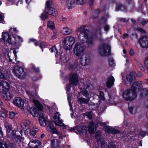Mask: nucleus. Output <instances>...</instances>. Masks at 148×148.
Returning a JSON list of instances; mask_svg holds the SVG:
<instances>
[{
  "mask_svg": "<svg viewBox=\"0 0 148 148\" xmlns=\"http://www.w3.org/2000/svg\"><path fill=\"white\" fill-rule=\"evenodd\" d=\"M65 79L66 80V79H68L70 83V84L66 85V90L67 94L68 101L70 107V110L72 111L73 108L70 103V99L71 95V94L70 93L71 88L70 85L74 86L77 85L79 82V77L77 73H72L68 75L65 78Z\"/></svg>",
  "mask_w": 148,
  "mask_h": 148,
  "instance_id": "1",
  "label": "nucleus"
},
{
  "mask_svg": "<svg viewBox=\"0 0 148 148\" xmlns=\"http://www.w3.org/2000/svg\"><path fill=\"white\" fill-rule=\"evenodd\" d=\"M84 28V25L78 27V31L81 32L79 36V38L82 43L86 42L88 46L89 47H91L94 44L95 37H89L90 32L88 30L85 29Z\"/></svg>",
  "mask_w": 148,
  "mask_h": 148,
  "instance_id": "2",
  "label": "nucleus"
},
{
  "mask_svg": "<svg viewBox=\"0 0 148 148\" xmlns=\"http://www.w3.org/2000/svg\"><path fill=\"white\" fill-rule=\"evenodd\" d=\"M4 125L6 129L7 136L8 138L16 142H22L24 138L19 135V134H20L22 136V131H19L12 130L11 125L6 121H5Z\"/></svg>",
  "mask_w": 148,
  "mask_h": 148,
  "instance_id": "3",
  "label": "nucleus"
},
{
  "mask_svg": "<svg viewBox=\"0 0 148 148\" xmlns=\"http://www.w3.org/2000/svg\"><path fill=\"white\" fill-rule=\"evenodd\" d=\"M140 84L137 82L133 83L131 90L127 89L124 91L123 94L124 99L127 101H132L134 100L136 97V89L140 87Z\"/></svg>",
  "mask_w": 148,
  "mask_h": 148,
  "instance_id": "4",
  "label": "nucleus"
},
{
  "mask_svg": "<svg viewBox=\"0 0 148 148\" xmlns=\"http://www.w3.org/2000/svg\"><path fill=\"white\" fill-rule=\"evenodd\" d=\"M95 137L98 143L99 146L101 148H118V147L113 143H110L108 145L101 137L100 131H97L95 134Z\"/></svg>",
  "mask_w": 148,
  "mask_h": 148,
  "instance_id": "5",
  "label": "nucleus"
},
{
  "mask_svg": "<svg viewBox=\"0 0 148 148\" xmlns=\"http://www.w3.org/2000/svg\"><path fill=\"white\" fill-rule=\"evenodd\" d=\"M33 102L35 105L31 108L30 112L33 116L36 117L39 115L40 111L42 110V108L38 100H34Z\"/></svg>",
  "mask_w": 148,
  "mask_h": 148,
  "instance_id": "6",
  "label": "nucleus"
},
{
  "mask_svg": "<svg viewBox=\"0 0 148 148\" xmlns=\"http://www.w3.org/2000/svg\"><path fill=\"white\" fill-rule=\"evenodd\" d=\"M13 72L18 78L23 79L25 77L26 73L22 68L16 66L13 69Z\"/></svg>",
  "mask_w": 148,
  "mask_h": 148,
  "instance_id": "7",
  "label": "nucleus"
},
{
  "mask_svg": "<svg viewBox=\"0 0 148 148\" xmlns=\"http://www.w3.org/2000/svg\"><path fill=\"white\" fill-rule=\"evenodd\" d=\"M85 49V47L83 45L77 42L73 48L74 53L76 56H80L84 52Z\"/></svg>",
  "mask_w": 148,
  "mask_h": 148,
  "instance_id": "8",
  "label": "nucleus"
},
{
  "mask_svg": "<svg viewBox=\"0 0 148 148\" xmlns=\"http://www.w3.org/2000/svg\"><path fill=\"white\" fill-rule=\"evenodd\" d=\"M0 42L4 44H7L8 43H12V36L8 32L2 33V38L0 39Z\"/></svg>",
  "mask_w": 148,
  "mask_h": 148,
  "instance_id": "9",
  "label": "nucleus"
},
{
  "mask_svg": "<svg viewBox=\"0 0 148 148\" xmlns=\"http://www.w3.org/2000/svg\"><path fill=\"white\" fill-rule=\"evenodd\" d=\"M110 48V47L108 45L102 44L99 48V53L102 56L106 55L109 53Z\"/></svg>",
  "mask_w": 148,
  "mask_h": 148,
  "instance_id": "10",
  "label": "nucleus"
},
{
  "mask_svg": "<svg viewBox=\"0 0 148 148\" xmlns=\"http://www.w3.org/2000/svg\"><path fill=\"white\" fill-rule=\"evenodd\" d=\"M16 51L13 50H10L9 51L8 54V57L10 62L16 64L18 63V61L16 60Z\"/></svg>",
  "mask_w": 148,
  "mask_h": 148,
  "instance_id": "11",
  "label": "nucleus"
},
{
  "mask_svg": "<svg viewBox=\"0 0 148 148\" xmlns=\"http://www.w3.org/2000/svg\"><path fill=\"white\" fill-rule=\"evenodd\" d=\"M49 131L51 134H57L60 139H62L63 135L62 132L58 131L56 128L55 127L53 124L50 123L48 125Z\"/></svg>",
  "mask_w": 148,
  "mask_h": 148,
  "instance_id": "12",
  "label": "nucleus"
},
{
  "mask_svg": "<svg viewBox=\"0 0 148 148\" xmlns=\"http://www.w3.org/2000/svg\"><path fill=\"white\" fill-rule=\"evenodd\" d=\"M60 114L58 112H56L54 114L53 119L54 120L55 124L56 125L61 126L62 129H64L66 126L62 123V121L60 119Z\"/></svg>",
  "mask_w": 148,
  "mask_h": 148,
  "instance_id": "13",
  "label": "nucleus"
},
{
  "mask_svg": "<svg viewBox=\"0 0 148 148\" xmlns=\"http://www.w3.org/2000/svg\"><path fill=\"white\" fill-rule=\"evenodd\" d=\"M10 86L8 83L5 81L0 82V92L1 93L8 90Z\"/></svg>",
  "mask_w": 148,
  "mask_h": 148,
  "instance_id": "14",
  "label": "nucleus"
},
{
  "mask_svg": "<svg viewBox=\"0 0 148 148\" xmlns=\"http://www.w3.org/2000/svg\"><path fill=\"white\" fill-rule=\"evenodd\" d=\"M1 95L3 99L6 101H9L13 98L12 93L8 90L1 93Z\"/></svg>",
  "mask_w": 148,
  "mask_h": 148,
  "instance_id": "15",
  "label": "nucleus"
},
{
  "mask_svg": "<svg viewBox=\"0 0 148 148\" xmlns=\"http://www.w3.org/2000/svg\"><path fill=\"white\" fill-rule=\"evenodd\" d=\"M41 144L40 141L36 139L31 140L28 144L29 148H38Z\"/></svg>",
  "mask_w": 148,
  "mask_h": 148,
  "instance_id": "16",
  "label": "nucleus"
},
{
  "mask_svg": "<svg viewBox=\"0 0 148 148\" xmlns=\"http://www.w3.org/2000/svg\"><path fill=\"white\" fill-rule=\"evenodd\" d=\"M140 46L143 48L148 47V37L144 36L140 38L139 40Z\"/></svg>",
  "mask_w": 148,
  "mask_h": 148,
  "instance_id": "17",
  "label": "nucleus"
},
{
  "mask_svg": "<svg viewBox=\"0 0 148 148\" xmlns=\"http://www.w3.org/2000/svg\"><path fill=\"white\" fill-rule=\"evenodd\" d=\"M13 103L14 105L19 107L23 108L24 107V101L20 97L14 98V99Z\"/></svg>",
  "mask_w": 148,
  "mask_h": 148,
  "instance_id": "18",
  "label": "nucleus"
},
{
  "mask_svg": "<svg viewBox=\"0 0 148 148\" xmlns=\"http://www.w3.org/2000/svg\"><path fill=\"white\" fill-rule=\"evenodd\" d=\"M88 130L90 134H93L96 130L95 123L93 122L90 123L88 125Z\"/></svg>",
  "mask_w": 148,
  "mask_h": 148,
  "instance_id": "19",
  "label": "nucleus"
},
{
  "mask_svg": "<svg viewBox=\"0 0 148 148\" xmlns=\"http://www.w3.org/2000/svg\"><path fill=\"white\" fill-rule=\"evenodd\" d=\"M60 141L58 139H55L51 140V146L53 148H56L60 145Z\"/></svg>",
  "mask_w": 148,
  "mask_h": 148,
  "instance_id": "20",
  "label": "nucleus"
},
{
  "mask_svg": "<svg viewBox=\"0 0 148 148\" xmlns=\"http://www.w3.org/2000/svg\"><path fill=\"white\" fill-rule=\"evenodd\" d=\"M45 12L50 15L54 16H56L58 14V12L55 8L51 7L48 9V10H46Z\"/></svg>",
  "mask_w": 148,
  "mask_h": 148,
  "instance_id": "21",
  "label": "nucleus"
},
{
  "mask_svg": "<svg viewBox=\"0 0 148 148\" xmlns=\"http://www.w3.org/2000/svg\"><path fill=\"white\" fill-rule=\"evenodd\" d=\"M76 3L75 0H68L66 3V6L68 9L73 8Z\"/></svg>",
  "mask_w": 148,
  "mask_h": 148,
  "instance_id": "22",
  "label": "nucleus"
},
{
  "mask_svg": "<svg viewBox=\"0 0 148 148\" xmlns=\"http://www.w3.org/2000/svg\"><path fill=\"white\" fill-rule=\"evenodd\" d=\"M7 71H5L1 67H0V78L5 79L7 78L8 76Z\"/></svg>",
  "mask_w": 148,
  "mask_h": 148,
  "instance_id": "23",
  "label": "nucleus"
},
{
  "mask_svg": "<svg viewBox=\"0 0 148 148\" xmlns=\"http://www.w3.org/2000/svg\"><path fill=\"white\" fill-rule=\"evenodd\" d=\"M114 81V79L113 76H111L108 77L107 82V87L110 88L113 85Z\"/></svg>",
  "mask_w": 148,
  "mask_h": 148,
  "instance_id": "24",
  "label": "nucleus"
},
{
  "mask_svg": "<svg viewBox=\"0 0 148 148\" xmlns=\"http://www.w3.org/2000/svg\"><path fill=\"white\" fill-rule=\"evenodd\" d=\"M63 43L64 48L66 50H69L72 47L66 37L63 40Z\"/></svg>",
  "mask_w": 148,
  "mask_h": 148,
  "instance_id": "25",
  "label": "nucleus"
},
{
  "mask_svg": "<svg viewBox=\"0 0 148 148\" xmlns=\"http://www.w3.org/2000/svg\"><path fill=\"white\" fill-rule=\"evenodd\" d=\"M61 32L63 34L65 35H67L70 34L72 32V30L67 27L63 28L61 30Z\"/></svg>",
  "mask_w": 148,
  "mask_h": 148,
  "instance_id": "26",
  "label": "nucleus"
},
{
  "mask_svg": "<svg viewBox=\"0 0 148 148\" xmlns=\"http://www.w3.org/2000/svg\"><path fill=\"white\" fill-rule=\"evenodd\" d=\"M136 76V73L132 72L127 75L126 78L127 81L130 82L133 79H135Z\"/></svg>",
  "mask_w": 148,
  "mask_h": 148,
  "instance_id": "27",
  "label": "nucleus"
},
{
  "mask_svg": "<svg viewBox=\"0 0 148 148\" xmlns=\"http://www.w3.org/2000/svg\"><path fill=\"white\" fill-rule=\"evenodd\" d=\"M39 122L41 126H45L47 124L46 120L44 117L43 115L41 114L39 116Z\"/></svg>",
  "mask_w": 148,
  "mask_h": 148,
  "instance_id": "28",
  "label": "nucleus"
},
{
  "mask_svg": "<svg viewBox=\"0 0 148 148\" xmlns=\"http://www.w3.org/2000/svg\"><path fill=\"white\" fill-rule=\"evenodd\" d=\"M81 85L82 86V88H87L90 86V84L89 81L85 80L81 83Z\"/></svg>",
  "mask_w": 148,
  "mask_h": 148,
  "instance_id": "29",
  "label": "nucleus"
},
{
  "mask_svg": "<svg viewBox=\"0 0 148 148\" xmlns=\"http://www.w3.org/2000/svg\"><path fill=\"white\" fill-rule=\"evenodd\" d=\"M101 125V126H105V130L107 132H112V127L108 126H105V123H103L101 122L99 123Z\"/></svg>",
  "mask_w": 148,
  "mask_h": 148,
  "instance_id": "30",
  "label": "nucleus"
},
{
  "mask_svg": "<svg viewBox=\"0 0 148 148\" xmlns=\"http://www.w3.org/2000/svg\"><path fill=\"white\" fill-rule=\"evenodd\" d=\"M89 101V99L88 98L86 99L84 98L81 97L79 99L78 102L80 104L82 103H88Z\"/></svg>",
  "mask_w": 148,
  "mask_h": 148,
  "instance_id": "31",
  "label": "nucleus"
},
{
  "mask_svg": "<svg viewBox=\"0 0 148 148\" xmlns=\"http://www.w3.org/2000/svg\"><path fill=\"white\" fill-rule=\"evenodd\" d=\"M48 32L47 31L44 30L41 27H40V31L39 34L41 37H43L48 35Z\"/></svg>",
  "mask_w": 148,
  "mask_h": 148,
  "instance_id": "32",
  "label": "nucleus"
},
{
  "mask_svg": "<svg viewBox=\"0 0 148 148\" xmlns=\"http://www.w3.org/2000/svg\"><path fill=\"white\" fill-rule=\"evenodd\" d=\"M36 91H35V92ZM27 94L29 95L30 97V98L31 99V100L32 101V100L33 102V100H35L34 99V97L35 98H36L35 96L36 95V94L35 93V92L34 94L32 93V92H31L29 91H28L27 90L26 91Z\"/></svg>",
  "mask_w": 148,
  "mask_h": 148,
  "instance_id": "33",
  "label": "nucleus"
},
{
  "mask_svg": "<svg viewBox=\"0 0 148 148\" xmlns=\"http://www.w3.org/2000/svg\"><path fill=\"white\" fill-rule=\"evenodd\" d=\"M31 122L29 120H26L24 123L22 127L24 129L27 130L29 128V126Z\"/></svg>",
  "mask_w": 148,
  "mask_h": 148,
  "instance_id": "34",
  "label": "nucleus"
},
{
  "mask_svg": "<svg viewBox=\"0 0 148 148\" xmlns=\"http://www.w3.org/2000/svg\"><path fill=\"white\" fill-rule=\"evenodd\" d=\"M86 55H82L80 58V63L84 66H85Z\"/></svg>",
  "mask_w": 148,
  "mask_h": 148,
  "instance_id": "35",
  "label": "nucleus"
},
{
  "mask_svg": "<svg viewBox=\"0 0 148 148\" xmlns=\"http://www.w3.org/2000/svg\"><path fill=\"white\" fill-rule=\"evenodd\" d=\"M59 54L60 60L63 62H65L66 61V58L65 53L62 52L61 53H59Z\"/></svg>",
  "mask_w": 148,
  "mask_h": 148,
  "instance_id": "36",
  "label": "nucleus"
},
{
  "mask_svg": "<svg viewBox=\"0 0 148 148\" xmlns=\"http://www.w3.org/2000/svg\"><path fill=\"white\" fill-rule=\"evenodd\" d=\"M39 130L36 128H33L30 132V135L32 136H34L38 131Z\"/></svg>",
  "mask_w": 148,
  "mask_h": 148,
  "instance_id": "37",
  "label": "nucleus"
},
{
  "mask_svg": "<svg viewBox=\"0 0 148 148\" xmlns=\"http://www.w3.org/2000/svg\"><path fill=\"white\" fill-rule=\"evenodd\" d=\"M87 128L85 126H83L78 128L77 130L80 133H83L87 130Z\"/></svg>",
  "mask_w": 148,
  "mask_h": 148,
  "instance_id": "38",
  "label": "nucleus"
},
{
  "mask_svg": "<svg viewBox=\"0 0 148 148\" xmlns=\"http://www.w3.org/2000/svg\"><path fill=\"white\" fill-rule=\"evenodd\" d=\"M47 12L45 10L41 14L40 16L41 19L42 20H45L48 18V16L47 14Z\"/></svg>",
  "mask_w": 148,
  "mask_h": 148,
  "instance_id": "39",
  "label": "nucleus"
},
{
  "mask_svg": "<svg viewBox=\"0 0 148 148\" xmlns=\"http://www.w3.org/2000/svg\"><path fill=\"white\" fill-rule=\"evenodd\" d=\"M66 38H68V40H69V43L72 47L73 45L75 42V38L72 36L67 37Z\"/></svg>",
  "mask_w": 148,
  "mask_h": 148,
  "instance_id": "40",
  "label": "nucleus"
},
{
  "mask_svg": "<svg viewBox=\"0 0 148 148\" xmlns=\"http://www.w3.org/2000/svg\"><path fill=\"white\" fill-rule=\"evenodd\" d=\"M49 50L51 53L54 52L55 53V55L56 57H57L58 56V51L56 48L55 46L49 49Z\"/></svg>",
  "mask_w": 148,
  "mask_h": 148,
  "instance_id": "41",
  "label": "nucleus"
},
{
  "mask_svg": "<svg viewBox=\"0 0 148 148\" xmlns=\"http://www.w3.org/2000/svg\"><path fill=\"white\" fill-rule=\"evenodd\" d=\"M47 26L51 29H53L55 28L54 24L52 21L49 22L47 24Z\"/></svg>",
  "mask_w": 148,
  "mask_h": 148,
  "instance_id": "42",
  "label": "nucleus"
},
{
  "mask_svg": "<svg viewBox=\"0 0 148 148\" xmlns=\"http://www.w3.org/2000/svg\"><path fill=\"white\" fill-rule=\"evenodd\" d=\"M8 112L7 111L3 110L0 112V116L3 118L6 117L8 115Z\"/></svg>",
  "mask_w": 148,
  "mask_h": 148,
  "instance_id": "43",
  "label": "nucleus"
},
{
  "mask_svg": "<svg viewBox=\"0 0 148 148\" xmlns=\"http://www.w3.org/2000/svg\"><path fill=\"white\" fill-rule=\"evenodd\" d=\"M52 2V1L51 0H48L47 1L46 3V6L45 7V11L47 10L49 8H51V7H50V5L51 4V3Z\"/></svg>",
  "mask_w": 148,
  "mask_h": 148,
  "instance_id": "44",
  "label": "nucleus"
},
{
  "mask_svg": "<svg viewBox=\"0 0 148 148\" xmlns=\"http://www.w3.org/2000/svg\"><path fill=\"white\" fill-rule=\"evenodd\" d=\"M83 115L87 116L90 119H91L93 117L91 112H86L85 113L83 114Z\"/></svg>",
  "mask_w": 148,
  "mask_h": 148,
  "instance_id": "45",
  "label": "nucleus"
},
{
  "mask_svg": "<svg viewBox=\"0 0 148 148\" xmlns=\"http://www.w3.org/2000/svg\"><path fill=\"white\" fill-rule=\"evenodd\" d=\"M85 66L89 65L90 64V60L89 56L88 55H86Z\"/></svg>",
  "mask_w": 148,
  "mask_h": 148,
  "instance_id": "46",
  "label": "nucleus"
},
{
  "mask_svg": "<svg viewBox=\"0 0 148 148\" xmlns=\"http://www.w3.org/2000/svg\"><path fill=\"white\" fill-rule=\"evenodd\" d=\"M9 31V32L13 34H16L18 32V30L16 29L14 27H11Z\"/></svg>",
  "mask_w": 148,
  "mask_h": 148,
  "instance_id": "47",
  "label": "nucleus"
},
{
  "mask_svg": "<svg viewBox=\"0 0 148 148\" xmlns=\"http://www.w3.org/2000/svg\"><path fill=\"white\" fill-rule=\"evenodd\" d=\"M99 97L100 100L103 101H104L105 98L104 96V94L103 92L101 91H100L99 95Z\"/></svg>",
  "mask_w": 148,
  "mask_h": 148,
  "instance_id": "48",
  "label": "nucleus"
},
{
  "mask_svg": "<svg viewBox=\"0 0 148 148\" xmlns=\"http://www.w3.org/2000/svg\"><path fill=\"white\" fill-rule=\"evenodd\" d=\"M76 3L77 4L82 5L85 3V0H75Z\"/></svg>",
  "mask_w": 148,
  "mask_h": 148,
  "instance_id": "49",
  "label": "nucleus"
},
{
  "mask_svg": "<svg viewBox=\"0 0 148 148\" xmlns=\"http://www.w3.org/2000/svg\"><path fill=\"white\" fill-rule=\"evenodd\" d=\"M8 147L7 145L5 142L0 143V148H8Z\"/></svg>",
  "mask_w": 148,
  "mask_h": 148,
  "instance_id": "50",
  "label": "nucleus"
},
{
  "mask_svg": "<svg viewBox=\"0 0 148 148\" xmlns=\"http://www.w3.org/2000/svg\"><path fill=\"white\" fill-rule=\"evenodd\" d=\"M129 109L130 112L132 114H135L136 112V110L135 108L130 107L129 108Z\"/></svg>",
  "mask_w": 148,
  "mask_h": 148,
  "instance_id": "51",
  "label": "nucleus"
},
{
  "mask_svg": "<svg viewBox=\"0 0 148 148\" xmlns=\"http://www.w3.org/2000/svg\"><path fill=\"white\" fill-rule=\"evenodd\" d=\"M82 93L83 95L85 97H87L88 96L89 94L88 93V92L85 88H83L82 91Z\"/></svg>",
  "mask_w": 148,
  "mask_h": 148,
  "instance_id": "52",
  "label": "nucleus"
},
{
  "mask_svg": "<svg viewBox=\"0 0 148 148\" xmlns=\"http://www.w3.org/2000/svg\"><path fill=\"white\" fill-rule=\"evenodd\" d=\"M124 7L121 4L118 5L116 8L117 10H123Z\"/></svg>",
  "mask_w": 148,
  "mask_h": 148,
  "instance_id": "53",
  "label": "nucleus"
},
{
  "mask_svg": "<svg viewBox=\"0 0 148 148\" xmlns=\"http://www.w3.org/2000/svg\"><path fill=\"white\" fill-rule=\"evenodd\" d=\"M4 14H0V23H3L4 22Z\"/></svg>",
  "mask_w": 148,
  "mask_h": 148,
  "instance_id": "54",
  "label": "nucleus"
},
{
  "mask_svg": "<svg viewBox=\"0 0 148 148\" xmlns=\"http://www.w3.org/2000/svg\"><path fill=\"white\" fill-rule=\"evenodd\" d=\"M15 115V114L14 112H10L9 114L10 118L11 119H13Z\"/></svg>",
  "mask_w": 148,
  "mask_h": 148,
  "instance_id": "55",
  "label": "nucleus"
},
{
  "mask_svg": "<svg viewBox=\"0 0 148 148\" xmlns=\"http://www.w3.org/2000/svg\"><path fill=\"white\" fill-rule=\"evenodd\" d=\"M144 63L145 66L148 69V56L145 59Z\"/></svg>",
  "mask_w": 148,
  "mask_h": 148,
  "instance_id": "56",
  "label": "nucleus"
},
{
  "mask_svg": "<svg viewBox=\"0 0 148 148\" xmlns=\"http://www.w3.org/2000/svg\"><path fill=\"white\" fill-rule=\"evenodd\" d=\"M30 41L31 42H33L36 46H37L38 45V42L36 40L33 39H30Z\"/></svg>",
  "mask_w": 148,
  "mask_h": 148,
  "instance_id": "57",
  "label": "nucleus"
},
{
  "mask_svg": "<svg viewBox=\"0 0 148 148\" xmlns=\"http://www.w3.org/2000/svg\"><path fill=\"white\" fill-rule=\"evenodd\" d=\"M109 64L111 66H114L115 65L114 61L113 60H110L109 62Z\"/></svg>",
  "mask_w": 148,
  "mask_h": 148,
  "instance_id": "58",
  "label": "nucleus"
},
{
  "mask_svg": "<svg viewBox=\"0 0 148 148\" xmlns=\"http://www.w3.org/2000/svg\"><path fill=\"white\" fill-rule=\"evenodd\" d=\"M32 67V69L34 71L36 72L39 71V69L38 68H36L34 66H33Z\"/></svg>",
  "mask_w": 148,
  "mask_h": 148,
  "instance_id": "59",
  "label": "nucleus"
},
{
  "mask_svg": "<svg viewBox=\"0 0 148 148\" xmlns=\"http://www.w3.org/2000/svg\"><path fill=\"white\" fill-rule=\"evenodd\" d=\"M104 29L106 31H107L109 29V26L107 25L104 27Z\"/></svg>",
  "mask_w": 148,
  "mask_h": 148,
  "instance_id": "60",
  "label": "nucleus"
},
{
  "mask_svg": "<svg viewBox=\"0 0 148 148\" xmlns=\"http://www.w3.org/2000/svg\"><path fill=\"white\" fill-rule=\"evenodd\" d=\"M140 135L142 137H144L145 135V133L143 131L140 132Z\"/></svg>",
  "mask_w": 148,
  "mask_h": 148,
  "instance_id": "61",
  "label": "nucleus"
},
{
  "mask_svg": "<svg viewBox=\"0 0 148 148\" xmlns=\"http://www.w3.org/2000/svg\"><path fill=\"white\" fill-rule=\"evenodd\" d=\"M130 54L131 56H133L134 54V52L132 49H130Z\"/></svg>",
  "mask_w": 148,
  "mask_h": 148,
  "instance_id": "62",
  "label": "nucleus"
},
{
  "mask_svg": "<svg viewBox=\"0 0 148 148\" xmlns=\"http://www.w3.org/2000/svg\"><path fill=\"white\" fill-rule=\"evenodd\" d=\"M89 3L90 6L92 5L93 4V0H89Z\"/></svg>",
  "mask_w": 148,
  "mask_h": 148,
  "instance_id": "63",
  "label": "nucleus"
},
{
  "mask_svg": "<svg viewBox=\"0 0 148 148\" xmlns=\"http://www.w3.org/2000/svg\"><path fill=\"white\" fill-rule=\"evenodd\" d=\"M138 30L143 33L145 32V31L144 30L141 28H139Z\"/></svg>",
  "mask_w": 148,
  "mask_h": 148,
  "instance_id": "64",
  "label": "nucleus"
}]
</instances>
